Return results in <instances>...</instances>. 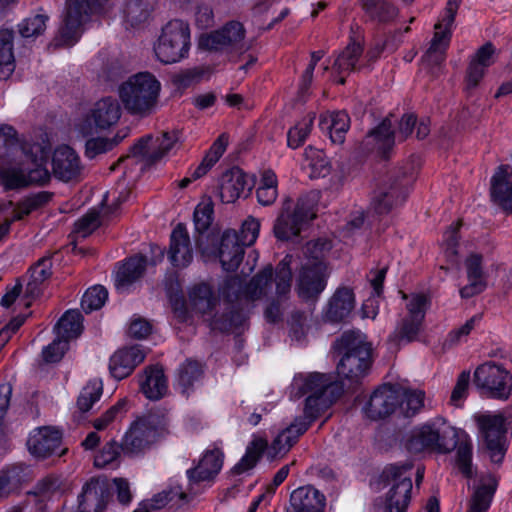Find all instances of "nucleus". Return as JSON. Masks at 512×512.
<instances>
[{
    "label": "nucleus",
    "instance_id": "63",
    "mask_svg": "<svg viewBox=\"0 0 512 512\" xmlns=\"http://www.w3.org/2000/svg\"><path fill=\"white\" fill-rule=\"evenodd\" d=\"M68 349V342L59 336L49 345L43 348L42 358L45 363H55L62 359Z\"/></svg>",
    "mask_w": 512,
    "mask_h": 512
},
{
    "label": "nucleus",
    "instance_id": "64",
    "mask_svg": "<svg viewBox=\"0 0 512 512\" xmlns=\"http://www.w3.org/2000/svg\"><path fill=\"white\" fill-rule=\"evenodd\" d=\"M260 230V222L254 217H248L242 224L239 241L242 245L250 246L256 241Z\"/></svg>",
    "mask_w": 512,
    "mask_h": 512
},
{
    "label": "nucleus",
    "instance_id": "56",
    "mask_svg": "<svg viewBox=\"0 0 512 512\" xmlns=\"http://www.w3.org/2000/svg\"><path fill=\"white\" fill-rule=\"evenodd\" d=\"M49 17L45 14H37L26 18L19 25V33L24 38L37 37L46 30V23Z\"/></svg>",
    "mask_w": 512,
    "mask_h": 512
},
{
    "label": "nucleus",
    "instance_id": "16",
    "mask_svg": "<svg viewBox=\"0 0 512 512\" xmlns=\"http://www.w3.org/2000/svg\"><path fill=\"white\" fill-rule=\"evenodd\" d=\"M406 196L407 189L402 182L389 180L373 191L369 208L377 215H385L402 205Z\"/></svg>",
    "mask_w": 512,
    "mask_h": 512
},
{
    "label": "nucleus",
    "instance_id": "38",
    "mask_svg": "<svg viewBox=\"0 0 512 512\" xmlns=\"http://www.w3.org/2000/svg\"><path fill=\"white\" fill-rule=\"evenodd\" d=\"M27 155L21 146L17 131L8 124L0 125V159L8 163Z\"/></svg>",
    "mask_w": 512,
    "mask_h": 512
},
{
    "label": "nucleus",
    "instance_id": "25",
    "mask_svg": "<svg viewBox=\"0 0 512 512\" xmlns=\"http://www.w3.org/2000/svg\"><path fill=\"white\" fill-rule=\"evenodd\" d=\"M244 247L234 230H226L222 234L218 256L226 271H235L243 260Z\"/></svg>",
    "mask_w": 512,
    "mask_h": 512
},
{
    "label": "nucleus",
    "instance_id": "62",
    "mask_svg": "<svg viewBox=\"0 0 512 512\" xmlns=\"http://www.w3.org/2000/svg\"><path fill=\"white\" fill-rule=\"evenodd\" d=\"M101 225L100 215L97 211H90L75 223V232L85 238Z\"/></svg>",
    "mask_w": 512,
    "mask_h": 512
},
{
    "label": "nucleus",
    "instance_id": "58",
    "mask_svg": "<svg viewBox=\"0 0 512 512\" xmlns=\"http://www.w3.org/2000/svg\"><path fill=\"white\" fill-rule=\"evenodd\" d=\"M429 305V299L426 295L417 293L412 294L406 305L407 314L406 317L418 319L424 322L426 309Z\"/></svg>",
    "mask_w": 512,
    "mask_h": 512
},
{
    "label": "nucleus",
    "instance_id": "23",
    "mask_svg": "<svg viewBox=\"0 0 512 512\" xmlns=\"http://www.w3.org/2000/svg\"><path fill=\"white\" fill-rule=\"evenodd\" d=\"M246 189L250 190L246 174L239 168H232L224 172L220 178L219 198L222 203H234Z\"/></svg>",
    "mask_w": 512,
    "mask_h": 512
},
{
    "label": "nucleus",
    "instance_id": "18",
    "mask_svg": "<svg viewBox=\"0 0 512 512\" xmlns=\"http://www.w3.org/2000/svg\"><path fill=\"white\" fill-rule=\"evenodd\" d=\"M62 443L61 433L51 427L35 429L27 440L29 452L36 458L46 459L53 455H61L59 452Z\"/></svg>",
    "mask_w": 512,
    "mask_h": 512
},
{
    "label": "nucleus",
    "instance_id": "59",
    "mask_svg": "<svg viewBox=\"0 0 512 512\" xmlns=\"http://www.w3.org/2000/svg\"><path fill=\"white\" fill-rule=\"evenodd\" d=\"M456 463L460 472L467 478L473 477L472 470V445L462 442L457 448Z\"/></svg>",
    "mask_w": 512,
    "mask_h": 512
},
{
    "label": "nucleus",
    "instance_id": "32",
    "mask_svg": "<svg viewBox=\"0 0 512 512\" xmlns=\"http://www.w3.org/2000/svg\"><path fill=\"white\" fill-rule=\"evenodd\" d=\"M223 454L219 449L207 451L199 464L187 471L190 482L198 483L213 479L221 470Z\"/></svg>",
    "mask_w": 512,
    "mask_h": 512
},
{
    "label": "nucleus",
    "instance_id": "46",
    "mask_svg": "<svg viewBox=\"0 0 512 512\" xmlns=\"http://www.w3.org/2000/svg\"><path fill=\"white\" fill-rule=\"evenodd\" d=\"M462 222L459 220L454 224H451L444 233L443 237V250L447 262L452 268L460 267V260L458 256V241H459V230Z\"/></svg>",
    "mask_w": 512,
    "mask_h": 512
},
{
    "label": "nucleus",
    "instance_id": "49",
    "mask_svg": "<svg viewBox=\"0 0 512 512\" xmlns=\"http://www.w3.org/2000/svg\"><path fill=\"white\" fill-rule=\"evenodd\" d=\"M331 399L330 395H309L305 401L303 416L296 419L305 420V422H308L309 427L318 418L320 413L330 406Z\"/></svg>",
    "mask_w": 512,
    "mask_h": 512
},
{
    "label": "nucleus",
    "instance_id": "30",
    "mask_svg": "<svg viewBox=\"0 0 512 512\" xmlns=\"http://www.w3.org/2000/svg\"><path fill=\"white\" fill-rule=\"evenodd\" d=\"M142 393L152 401L163 398L168 391L167 378L161 366L147 367L140 380Z\"/></svg>",
    "mask_w": 512,
    "mask_h": 512
},
{
    "label": "nucleus",
    "instance_id": "26",
    "mask_svg": "<svg viewBox=\"0 0 512 512\" xmlns=\"http://www.w3.org/2000/svg\"><path fill=\"white\" fill-rule=\"evenodd\" d=\"M508 165H500L491 178L492 201L507 213L512 214V182Z\"/></svg>",
    "mask_w": 512,
    "mask_h": 512
},
{
    "label": "nucleus",
    "instance_id": "36",
    "mask_svg": "<svg viewBox=\"0 0 512 512\" xmlns=\"http://www.w3.org/2000/svg\"><path fill=\"white\" fill-rule=\"evenodd\" d=\"M308 429V422L303 419H295L287 428L281 431L271 444L273 456L286 454L298 441V438Z\"/></svg>",
    "mask_w": 512,
    "mask_h": 512
},
{
    "label": "nucleus",
    "instance_id": "10",
    "mask_svg": "<svg viewBox=\"0 0 512 512\" xmlns=\"http://www.w3.org/2000/svg\"><path fill=\"white\" fill-rule=\"evenodd\" d=\"M474 420L490 460L495 464L502 463L507 451V418L502 414L485 413L474 415Z\"/></svg>",
    "mask_w": 512,
    "mask_h": 512
},
{
    "label": "nucleus",
    "instance_id": "14",
    "mask_svg": "<svg viewBox=\"0 0 512 512\" xmlns=\"http://www.w3.org/2000/svg\"><path fill=\"white\" fill-rule=\"evenodd\" d=\"M121 117V107L118 101L112 97H104L91 107L82 123L79 131L85 135L93 134L95 129H107L115 125Z\"/></svg>",
    "mask_w": 512,
    "mask_h": 512
},
{
    "label": "nucleus",
    "instance_id": "7",
    "mask_svg": "<svg viewBox=\"0 0 512 512\" xmlns=\"http://www.w3.org/2000/svg\"><path fill=\"white\" fill-rule=\"evenodd\" d=\"M412 467L411 463L392 464L383 470L381 481L390 486L386 493L385 512H406L413 488L410 473Z\"/></svg>",
    "mask_w": 512,
    "mask_h": 512
},
{
    "label": "nucleus",
    "instance_id": "19",
    "mask_svg": "<svg viewBox=\"0 0 512 512\" xmlns=\"http://www.w3.org/2000/svg\"><path fill=\"white\" fill-rule=\"evenodd\" d=\"M399 402L398 391L390 385H383L372 393L364 407V412L371 420L383 419L395 411Z\"/></svg>",
    "mask_w": 512,
    "mask_h": 512
},
{
    "label": "nucleus",
    "instance_id": "29",
    "mask_svg": "<svg viewBox=\"0 0 512 512\" xmlns=\"http://www.w3.org/2000/svg\"><path fill=\"white\" fill-rule=\"evenodd\" d=\"M354 306L355 298L352 289L340 287L328 302L325 319L333 323L341 322L350 315Z\"/></svg>",
    "mask_w": 512,
    "mask_h": 512
},
{
    "label": "nucleus",
    "instance_id": "48",
    "mask_svg": "<svg viewBox=\"0 0 512 512\" xmlns=\"http://www.w3.org/2000/svg\"><path fill=\"white\" fill-rule=\"evenodd\" d=\"M153 10L152 0H126L124 16L131 26L145 22Z\"/></svg>",
    "mask_w": 512,
    "mask_h": 512
},
{
    "label": "nucleus",
    "instance_id": "50",
    "mask_svg": "<svg viewBox=\"0 0 512 512\" xmlns=\"http://www.w3.org/2000/svg\"><path fill=\"white\" fill-rule=\"evenodd\" d=\"M103 393V384L101 380L93 379L87 382L82 388L78 399L77 407L81 412L89 411L93 404L97 402Z\"/></svg>",
    "mask_w": 512,
    "mask_h": 512
},
{
    "label": "nucleus",
    "instance_id": "55",
    "mask_svg": "<svg viewBox=\"0 0 512 512\" xmlns=\"http://www.w3.org/2000/svg\"><path fill=\"white\" fill-rule=\"evenodd\" d=\"M122 443L119 444L114 440L107 442L94 458V465L98 468H104L108 465H118L121 456Z\"/></svg>",
    "mask_w": 512,
    "mask_h": 512
},
{
    "label": "nucleus",
    "instance_id": "37",
    "mask_svg": "<svg viewBox=\"0 0 512 512\" xmlns=\"http://www.w3.org/2000/svg\"><path fill=\"white\" fill-rule=\"evenodd\" d=\"M146 258L142 255L129 258L119 268L116 274L115 286L118 291L127 289L136 280L142 277L146 269Z\"/></svg>",
    "mask_w": 512,
    "mask_h": 512
},
{
    "label": "nucleus",
    "instance_id": "12",
    "mask_svg": "<svg viewBox=\"0 0 512 512\" xmlns=\"http://www.w3.org/2000/svg\"><path fill=\"white\" fill-rule=\"evenodd\" d=\"M327 285L325 264L318 255L304 263L296 278L295 290L304 301H315Z\"/></svg>",
    "mask_w": 512,
    "mask_h": 512
},
{
    "label": "nucleus",
    "instance_id": "47",
    "mask_svg": "<svg viewBox=\"0 0 512 512\" xmlns=\"http://www.w3.org/2000/svg\"><path fill=\"white\" fill-rule=\"evenodd\" d=\"M266 447L267 442L264 439H254L247 447L245 455L232 468V473L235 475H240L252 469L256 465Z\"/></svg>",
    "mask_w": 512,
    "mask_h": 512
},
{
    "label": "nucleus",
    "instance_id": "57",
    "mask_svg": "<svg viewBox=\"0 0 512 512\" xmlns=\"http://www.w3.org/2000/svg\"><path fill=\"white\" fill-rule=\"evenodd\" d=\"M425 393L421 390H407L401 407L407 417L416 415L424 406Z\"/></svg>",
    "mask_w": 512,
    "mask_h": 512
},
{
    "label": "nucleus",
    "instance_id": "39",
    "mask_svg": "<svg viewBox=\"0 0 512 512\" xmlns=\"http://www.w3.org/2000/svg\"><path fill=\"white\" fill-rule=\"evenodd\" d=\"M189 303L195 312L204 315L213 311L218 299L208 284L200 283L190 289Z\"/></svg>",
    "mask_w": 512,
    "mask_h": 512
},
{
    "label": "nucleus",
    "instance_id": "41",
    "mask_svg": "<svg viewBox=\"0 0 512 512\" xmlns=\"http://www.w3.org/2000/svg\"><path fill=\"white\" fill-rule=\"evenodd\" d=\"M13 39V30L0 29V79H7L15 69Z\"/></svg>",
    "mask_w": 512,
    "mask_h": 512
},
{
    "label": "nucleus",
    "instance_id": "21",
    "mask_svg": "<svg viewBox=\"0 0 512 512\" xmlns=\"http://www.w3.org/2000/svg\"><path fill=\"white\" fill-rule=\"evenodd\" d=\"M214 204L210 197L203 198L194 210V225L198 233L196 245L203 253L206 252L210 243L215 240L214 234L210 231L213 221Z\"/></svg>",
    "mask_w": 512,
    "mask_h": 512
},
{
    "label": "nucleus",
    "instance_id": "20",
    "mask_svg": "<svg viewBox=\"0 0 512 512\" xmlns=\"http://www.w3.org/2000/svg\"><path fill=\"white\" fill-rule=\"evenodd\" d=\"M146 353L141 345L124 347L117 350L110 358L109 369L112 376L118 380L129 376L136 366L142 363Z\"/></svg>",
    "mask_w": 512,
    "mask_h": 512
},
{
    "label": "nucleus",
    "instance_id": "53",
    "mask_svg": "<svg viewBox=\"0 0 512 512\" xmlns=\"http://www.w3.org/2000/svg\"><path fill=\"white\" fill-rule=\"evenodd\" d=\"M304 156L315 176L325 177L330 173L331 165L322 150L307 147L305 149Z\"/></svg>",
    "mask_w": 512,
    "mask_h": 512
},
{
    "label": "nucleus",
    "instance_id": "51",
    "mask_svg": "<svg viewBox=\"0 0 512 512\" xmlns=\"http://www.w3.org/2000/svg\"><path fill=\"white\" fill-rule=\"evenodd\" d=\"M363 53V48L360 44L351 43L342 51L334 62V68L339 72H350L356 70V63Z\"/></svg>",
    "mask_w": 512,
    "mask_h": 512
},
{
    "label": "nucleus",
    "instance_id": "13",
    "mask_svg": "<svg viewBox=\"0 0 512 512\" xmlns=\"http://www.w3.org/2000/svg\"><path fill=\"white\" fill-rule=\"evenodd\" d=\"M162 435L154 418H140L136 420L126 432L122 449L125 454L138 455L149 449Z\"/></svg>",
    "mask_w": 512,
    "mask_h": 512
},
{
    "label": "nucleus",
    "instance_id": "27",
    "mask_svg": "<svg viewBox=\"0 0 512 512\" xmlns=\"http://www.w3.org/2000/svg\"><path fill=\"white\" fill-rule=\"evenodd\" d=\"M394 144V131L388 117L383 119L376 128L370 130L363 140V145L367 150H376L384 159L389 157Z\"/></svg>",
    "mask_w": 512,
    "mask_h": 512
},
{
    "label": "nucleus",
    "instance_id": "60",
    "mask_svg": "<svg viewBox=\"0 0 512 512\" xmlns=\"http://www.w3.org/2000/svg\"><path fill=\"white\" fill-rule=\"evenodd\" d=\"M126 404V399H120L116 404L111 406L100 417L93 421V427L96 430L106 429L119 415L125 412Z\"/></svg>",
    "mask_w": 512,
    "mask_h": 512
},
{
    "label": "nucleus",
    "instance_id": "11",
    "mask_svg": "<svg viewBox=\"0 0 512 512\" xmlns=\"http://www.w3.org/2000/svg\"><path fill=\"white\" fill-rule=\"evenodd\" d=\"M475 385L493 398L507 399L512 391V375L493 361L479 365L474 372Z\"/></svg>",
    "mask_w": 512,
    "mask_h": 512
},
{
    "label": "nucleus",
    "instance_id": "61",
    "mask_svg": "<svg viewBox=\"0 0 512 512\" xmlns=\"http://www.w3.org/2000/svg\"><path fill=\"white\" fill-rule=\"evenodd\" d=\"M3 183L6 189H19L29 186L26 169L11 168L2 173Z\"/></svg>",
    "mask_w": 512,
    "mask_h": 512
},
{
    "label": "nucleus",
    "instance_id": "3",
    "mask_svg": "<svg viewBox=\"0 0 512 512\" xmlns=\"http://www.w3.org/2000/svg\"><path fill=\"white\" fill-rule=\"evenodd\" d=\"M315 217L314 204L309 197L301 196L296 201L285 197L274 221L273 234L280 241L292 240Z\"/></svg>",
    "mask_w": 512,
    "mask_h": 512
},
{
    "label": "nucleus",
    "instance_id": "42",
    "mask_svg": "<svg viewBox=\"0 0 512 512\" xmlns=\"http://www.w3.org/2000/svg\"><path fill=\"white\" fill-rule=\"evenodd\" d=\"M204 376L203 365L193 359H187L178 369V384L182 393L189 395L194 390L195 383Z\"/></svg>",
    "mask_w": 512,
    "mask_h": 512
},
{
    "label": "nucleus",
    "instance_id": "8",
    "mask_svg": "<svg viewBox=\"0 0 512 512\" xmlns=\"http://www.w3.org/2000/svg\"><path fill=\"white\" fill-rule=\"evenodd\" d=\"M190 45L188 23L174 19L163 27L162 34L154 46V52L159 61L164 64H172L187 57Z\"/></svg>",
    "mask_w": 512,
    "mask_h": 512
},
{
    "label": "nucleus",
    "instance_id": "44",
    "mask_svg": "<svg viewBox=\"0 0 512 512\" xmlns=\"http://www.w3.org/2000/svg\"><path fill=\"white\" fill-rule=\"evenodd\" d=\"M362 9L373 21L385 23L398 15V9L385 0H361Z\"/></svg>",
    "mask_w": 512,
    "mask_h": 512
},
{
    "label": "nucleus",
    "instance_id": "43",
    "mask_svg": "<svg viewBox=\"0 0 512 512\" xmlns=\"http://www.w3.org/2000/svg\"><path fill=\"white\" fill-rule=\"evenodd\" d=\"M181 133L179 130L163 131L156 139V145L151 155L147 156L148 163L154 164L168 155L171 151L177 150L181 145Z\"/></svg>",
    "mask_w": 512,
    "mask_h": 512
},
{
    "label": "nucleus",
    "instance_id": "17",
    "mask_svg": "<svg viewBox=\"0 0 512 512\" xmlns=\"http://www.w3.org/2000/svg\"><path fill=\"white\" fill-rule=\"evenodd\" d=\"M52 172L63 182L79 181L83 166L75 150L66 145L56 148L52 156Z\"/></svg>",
    "mask_w": 512,
    "mask_h": 512
},
{
    "label": "nucleus",
    "instance_id": "40",
    "mask_svg": "<svg viewBox=\"0 0 512 512\" xmlns=\"http://www.w3.org/2000/svg\"><path fill=\"white\" fill-rule=\"evenodd\" d=\"M422 328V321L404 316L397 322L394 331L388 337V341L396 346L413 342L418 339Z\"/></svg>",
    "mask_w": 512,
    "mask_h": 512
},
{
    "label": "nucleus",
    "instance_id": "4",
    "mask_svg": "<svg viewBox=\"0 0 512 512\" xmlns=\"http://www.w3.org/2000/svg\"><path fill=\"white\" fill-rule=\"evenodd\" d=\"M109 0H67L63 25L50 46L55 49L74 45L81 34L82 25L89 16L102 11Z\"/></svg>",
    "mask_w": 512,
    "mask_h": 512
},
{
    "label": "nucleus",
    "instance_id": "24",
    "mask_svg": "<svg viewBox=\"0 0 512 512\" xmlns=\"http://www.w3.org/2000/svg\"><path fill=\"white\" fill-rule=\"evenodd\" d=\"M168 254L175 267H186L193 259L190 237L182 223H179L171 233Z\"/></svg>",
    "mask_w": 512,
    "mask_h": 512
},
{
    "label": "nucleus",
    "instance_id": "28",
    "mask_svg": "<svg viewBox=\"0 0 512 512\" xmlns=\"http://www.w3.org/2000/svg\"><path fill=\"white\" fill-rule=\"evenodd\" d=\"M325 504V496L310 485L299 487L290 495L291 512H323Z\"/></svg>",
    "mask_w": 512,
    "mask_h": 512
},
{
    "label": "nucleus",
    "instance_id": "5",
    "mask_svg": "<svg viewBox=\"0 0 512 512\" xmlns=\"http://www.w3.org/2000/svg\"><path fill=\"white\" fill-rule=\"evenodd\" d=\"M457 447V433L453 428H441L436 423L415 427L405 441V448L414 454L428 452L446 454Z\"/></svg>",
    "mask_w": 512,
    "mask_h": 512
},
{
    "label": "nucleus",
    "instance_id": "33",
    "mask_svg": "<svg viewBox=\"0 0 512 512\" xmlns=\"http://www.w3.org/2000/svg\"><path fill=\"white\" fill-rule=\"evenodd\" d=\"M469 284L460 289L462 298H471L481 293L487 286L482 269V256L471 254L465 261Z\"/></svg>",
    "mask_w": 512,
    "mask_h": 512
},
{
    "label": "nucleus",
    "instance_id": "2",
    "mask_svg": "<svg viewBox=\"0 0 512 512\" xmlns=\"http://www.w3.org/2000/svg\"><path fill=\"white\" fill-rule=\"evenodd\" d=\"M160 88L153 74L140 72L120 85L119 97L130 114L146 116L155 108Z\"/></svg>",
    "mask_w": 512,
    "mask_h": 512
},
{
    "label": "nucleus",
    "instance_id": "34",
    "mask_svg": "<svg viewBox=\"0 0 512 512\" xmlns=\"http://www.w3.org/2000/svg\"><path fill=\"white\" fill-rule=\"evenodd\" d=\"M321 130L326 131L334 144H342L350 127V118L345 111L322 114L319 120Z\"/></svg>",
    "mask_w": 512,
    "mask_h": 512
},
{
    "label": "nucleus",
    "instance_id": "1",
    "mask_svg": "<svg viewBox=\"0 0 512 512\" xmlns=\"http://www.w3.org/2000/svg\"><path fill=\"white\" fill-rule=\"evenodd\" d=\"M335 347L341 358L336 370L349 385H358L369 374L372 366V345L366 335L349 331L337 339Z\"/></svg>",
    "mask_w": 512,
    "mask_h": 512
},
{
    "label": "nucleus",
    "instance_id": "9",
    "mask_svg": "<svg viewBox=\"0 0 512 512\" xmlns=\"http://www.w3.org/2000/svg\"><path fill=\"white\" fill-rule=\"evenodd\" d=\"M245 36L246 30L243 24L233 20L218 30L201 35L198 45L204 50L240 56L251 48V44L245 40Z\"/></svg>",
    "mask_w": 512,
    "mask_h": 512
},
{
    "label": "nucleus",
    "instance_id": "52",
    "mask_svg": "<svg viewBox=\"0 0 512 512\" xmlns=\"http://www.w3.org/2000/svg\"><path fill=\"white\" fill-rule=\"evenodd\" d=\"M315 119L314 114H308L303 117L294 127L290 128L287 134V144L290 148L296 149L301 146L310 134L313 121Z\"/></svg>",
    "mask_w": 512,
    "mask_h": 512
},
{
    "label": "nucleus",
    "instance_id": "54",
    "mask_svg": "<svg viewBox=\"0 0 512 512\" xmlns=\"http://www.w3.org/2000/svg\"><path fill=\"white\" fill-rule=\"evenodd\" d=\"M108 298V292L105 287L95 285L89 288L83 295L81 300V307L85 313L100 309Z\"/></svg>",
    "mask_w": 512,
    "mask_h": 512
},
{
    "label": "nucleus",
    "instance_id": "45",
    "mask_svg": "<svg viewBox=\"0 0 512 512\" xmlns=\"http://www.w3.org/2000/svg\"><path fill=\"white\" fill-rule=\"evenodd\" d=\"M82 320L83 317L79 311H67L57 323L58 336L66 342L77 338L83 330Z\"/></svg>",
    "mask_w": 512,
    "mask_h": 512
},
{
    "label": "nucleus",
    "instance_id": "31",
    "mask_svg": "<svg viewBox=\"0 0 512 512\" xmlns=\"http://www.w3.org/2000/svg\"><path fill=\"white\" fill-rule=\"evenodd\" d=\"M106 489L94 479L87 482L79 495L78 512H102L107 503Z\"/></svg>",
    "mask_w": 512,
    "mask_h": 512
},
{
    "label": "nucleus",
    "instance_id": "15",
    "mask_svg": "<svg viewBox=\"0 0 512 512\" xmlns=\"http://www.w3.org/2000/svg\"><path fill=\"white\" fill-rule=\"evenodd\" d=\"M292 255H286L275 268V297H272L264 315L268 322L276 323L282 317V303L288 298L292 283Z\"/></svg>",
    "mask_w": 512,
    "mask_h": 512
},
{
    "label": "nucleus",
    "instance_id": "6",
    "mask_svg": "<svg viewBox=\"0 0 512 512\" xmlns=\"http://www.w3.org/2000/svg\"><path fill=\"white\" fill-rule=\"evenodd\" d=\"M275 271L271 264L266 265L256 273L243 287L241 279L233 276L226 279L222 293L229 301L246 300L258 301L269 299L272 288L275 287Z\"/></svg>",
    "mask_w": 512,
    "mask_h": 512
},
{
    "label": "nucleus",
    "instance_id": "35",
    "mask_svg": "<svg viewBox=\"0 0 512 512\" xmlns=\"http://www.w3.org/2000/svg\"><path fill=\"white\" fill-rule=\"evenodd\" d=\"M498 486L495 475L487 473L480 479V484L473 493L467 512H487Z\"/></svg>",
    "mask_w": 512,
    "mask_h": 512
},
{
    "label": "nucleus",
    "instance_id": "22",
    "mask_svg": "<svg viewBox=\"0 0 512 512\" xmlns=\"http://www.w3.org/2000/svg\"><path fill=\"white\" fill-rule=\"evenodd\" d=\"M292 388L297 390L295 396L309 395H330L337 387L333 384L332 376L318 372L294 377Z\"/></svg>",
    "mask_w": 512,
    "mask_h": 512
}]
</instances>
